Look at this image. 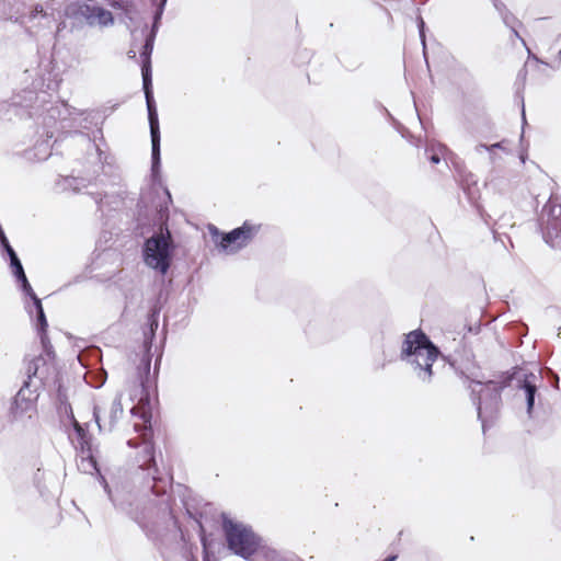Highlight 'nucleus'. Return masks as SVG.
<instances>
[{"instance_id": "1", "label": "nucleus", "mask_w": 561, "mask_h": 561, "mask_svg": "<svg viewBox=\"0 0 561 561\" xmlns=\"http://www.w3.org/2000/svg\"><path fill=\"white\" fill-rule=\"evenodd\" d=\"M170 458H142L133 473V483H140L136 490L123 484L115 492L102 471L98 458H79L80 472L95 476L115 510L135 522L145 536L159 551L161 558L170 561L180 554L186 561H196L193 550L197 547L188 541L171 507L167 488L173 476Z\"/></svg>"}, {"instance_id": "2", "label": "nucleus", "mask_w": 561, "mask_h": 561, "mask_svg": "<svg viewBox=\"0 0 561 561\" xmlns=\"http://www.w3.org/2000/svg\"><path fill=\"white\" fill-rule=\"evenodd\" d=\"M50 370L55 374L54 366L47 364L43 357H37L28 363L26 368L27 381L18 391L10 408L12 421L25 423L36 416L38 394L35 390L31 389V385L34 379H38L43 385H47L50 379Z\"/></svg>"}, {"instance_id": "3", "label": "nucleus", "mask_w": 561, "mask_h": 561, "mask_svg": "<svg viewBox=\"0 0 561 561\" xmlns=\"http://www.w3.org/2000/svg\"><path fill=\"white\" fill-rule=\"evenodd\" d=\"M438 354V348L426 334L415 330L405 335L400 357L412 367L419 380L430 383L433 378V364Z\"/></svg>"}, {"instance_id": "4", "label": "nucleus", "mask_w": 561, "mask_h": 561, "mask_svg": "<svg viewBox=\"0 0 561 561\" xmlns=\"http://www.w3.org/2000/svg\"><path fill=\"white\" fill-rule=\"evenodd\" d=\"M221 528L228 550L245 561H252L261 538L252 526L221 513Z\"/></svg>"}, {"instance_id": "5", "label": "nucleus", "mask_w": 561, "mask_h": 561, "mask_svg": "<svg viewBox=\"0 0 561 561\" xmlns=\"http://www.w3.org/2000/svg\"><path fill=\"white\" fill-rule=\"evenodd\" d=\"M174 245L168 227L148 238L142 247L144 263L160 275H165L172 263Z\"/></svg>"}, {"instance_id": "6", "label": "nucleus", "mask_w": 561, "mask_h": 561, "mask_svg": "<svg viewBox=\"0 0 561 561\" xmlns=\"http://www.w3.org/2000/svg\"><path fill=\"white\" fill-rule=\"evenodd\" d=\"M469 388L477 405L478 417L482 422L483 430H485L486 423L492 421L499 411L502 387L499 382L492 380L485 383L471 380Z\"/></svg>"}, {"instance_id": "7", "label": "nucleus", "mask_w": 561, "mask_h": 561, "mask_svg": "<svg viewBox=\"0 0 561 561\" xmlns=\"http://www.w3.org/2000/svg\"><path fill=\"white\" fill-rule=\"evenodd\" d=\"M540 227L545 241L551 248L561 250V197L552 195L545 204Z\"/></svg>"}, {"instance_id": "8", "label": "nucleus", "mask_w": 561, "mask_h": 561, "mask_svg": "<svg viewBox=\"0 0 561 561\" xmlns=\"http://www.w3.org/2000/svg\"><path fill=\"white\" fill-rule=\"evenodd\" d=\"M147 111H148V121L150 127L151 135V159H152V171L158 170L160 165V129H159V119L156 103L152 95L151 84H142Z\"/></svg>"}, {"instance_id": "9", "label": "nucleus", "mask_w": 561, "mask_h": 561, "mask_svg": "<svg viewBox=\"0 0 561 561\" xmlns=\"http://www.w3.org/2000/svg\"><path fill=\"white\" fill-rule=\"evenodd\" d=\"M260 226L245 221L241 227L225 233L219 242L220 249L229 254L236 253L256 236Z\"/></svg>"}, {"instance_id": "10", "label": "nucleus", "mask_w": 561, "mask_h": 561, "mask_svg": "<svg viewBox=\"0 0 561 561\" xmlns=\"http://www.w3.org/2000/svg\"><path fill=\"white\" fill-rule=\"evenodd\" d=\"M201 502L202 501H199L195 497H192L190 494L187 496L182 497V505H183V508L185 511L187 518L193 520L196 524V526L198 527L201 542L203 545V550H204V561H217V560H211L207 552L205 527L203 525L204 512L202 510Z\"/></svg>"}, {"instance_id": "11", "label": "nucleus", "mask_w": 561, "mask_h": 561, "mask_svg": "<svg viewBox=\"0 0 561 561\" xmlns=\"http://www.w3.org/2000/svg\"><path fill=\"white\" fill-rule=\"evenodd\" d=\"M78 14L90 26H110L114 23L113 14L99 5L81 4L78 9Z\"/></svg>"}, {"instance_id": "12", "label": "nucleus", "mask_w": 561, "mask_h": 561, "mask_svg": "<svg viewBox=\"0 0 561 561\" xmlns=\"http://www.w3.org/2000/svg\"><path fill=\"white\" fill-rule=\"evenodd\" d=\"M106 414H107L106 415L107 423L102 424L100 408L94 407L93 416L95 419V422H96L100 431H103V430L111 431L113 428V426L115 425V423L121 419V416L123 414V405H122V398L119 394H117L113 399L111 407Z\"/></svg>"}, {"instance_id": "13", "label": "nucleus", "mask_w": 561, "mask_h": 561, "mask_svg": "<svg viewBox=\"0 0 561 561\" xmlns=\"http://www.w3.org/2000/svg\"><path fill=\"white\" fill-rule=\"evenodd\" d=\"M69 438L76 450L80 451L81 454L93 456V453L98 451L93 448L91 436L77 421H75L73 432L69 434Z\"/></svg>"}, {"instance_id": "14", "label": "nucleus", "mask_w": 561, "mask_h": 561, "mask_svg": "<svg viewBox=\"0 0 561 561\" xmlns=\"http://www.w3.org/2000/svg\"><path fill=\"white\" fill-rule=\"evenodd\" d=\"M154 44V33L147 34L140 51L142 84H151V54Z\"/></svg>"}, {"instance_id": "15", "label": "nucleus", "mask_w": 561, "mask_h": 561, "mask_svg": "<svg viewBox=\"0 0 561 561\" xmlns=\"http://www.w3.org/2000/svg\"><path fill=\"white\" fill-rule=\"evenodd\" d=\"M536 379L537 377L535 374L525 375L518 387L526 398L528 414L531 413L535 403V394L537 392Z\"/></svg>"}, {"instance_id": "16", "label": "nucleus", "mask_w": 561, "mask_h": 561, "mask_svg": "<svg viewBox=\"0 0 561 561\" xmlns=\"http://www.w3.org/2000/svg\"><path fill=\"white\" fill-rule=\"evenodd\" d=\"M278 553V550L267 545V542L261 537L254 554L256 559H253L252 561H275Z\"/></svg>"}, {"instance_id": "17", "label": "nucleus", "mask_w": 561, "mask_h": 561, "mask_svg": "<svg viewBox=\"0 0 561 561\" xmlns=\"http://www.w3.org/2000/svg\"><path fill=\"white\" fill-rule=\"evenodd\" d=\"M148 329L145 330L144 336H145V346L147 351L150 350L152 339L154 336V332L158 328V314L156 312H152L148 318Z\"/></svg>"}, {"instance_id": "18", "label": "nucleus", "mask_w": 561, "mask_h": 561, "mask_svg": "<svg viewBox=\"0 0 561 561\" xmlns=\"http://www.w3.org/2000/svg\"><path fill=\"white\" fill-rule=\"evenodd\" d=\"M149 373H150V358L148 356H145L139 366V378H140V387H141V396L138 399L139 403H142L145 400H147V397H145V394H144L145 381H144L142 374L148 376Z\"/></svg>"}, {"instance_id": "19", "label": "nucleus", "mask_w": 561, "mask_h": 561, "mask_svg": "<svg viewBox=\"0 0 561 561\" xmlns=\"http://www.w3.org/2000/svg\"><path fill=\"white\" fill-rule=\"evenodd\" d=\"M502 19H503V22L505 23V25L508 26L512 30L514 36L516 38L520 39L523 45H526L524 38L520 37L518 31L516 30V25L519 24L517 19L512 13H510L508 11H505V13H503Z\"/></svg>"}, {"instance_id": "20", "label": "nucleus", "mask_w": 561, "mask_h": 561, "mask_svg": "<svg viewBox=\"0 0 561 561\" xmlns=\"http://www.w3.org/2000/svg\"><path fill=\"white\" fill-rule=\"evenodd\" d=\"M431 150L433 151L432 154H430L428 159L431 160L432 163L434 164H437L440 162V154H443L445 151H446V147L444 145H438L437 146V149H435L434 147L431 148Z\"/></svg>"}, {"instance_id": "21", "label": "nucleus", "mask_w": 561, "mask_h": 561, "mask_svg": "<svg viewBox=\"0 0 561 561\" xmlns=\"http://www.w3.org/2000/svg\"><path fill=\"white\" fill-rule=\"evenodd\" d=\"M497 148H501V144L500 142L493 144L491 146L479 145V146H477V151H480L481 149H485V150H488L491 153V159H493V150L497 149Z\"/></svg>"}, {"instance_id": "22", "label": "nucleus", "mask_w": 561, "mask_h": 561, "mask_svg": "<svg viewBox=\"0 0 561 561\" xmlns=\"http://www.w3.org/2000/svg\"><path fill=\"white\" fill-rule=\"evenodd\" d=\"M142 451L147 455V456H153V447L151 446L150 443L148 442H142Z\"/></svg>"}, {"instance_id": "23", "label": "nucleus", "mask_w": 561, "mask_h": 561, "mask_svg": "<svg viewBox=\"0 0 561 561\" xmlns=\"http://www.w3.org/2000/svg\"><path fill=\"white\" fill-rule=\"evenodd\" d=\"M494 7L500 12L501 15H503V13L507 11L505 4L499 0L494 1Z\"/></svg>"}, {"instance_id": "24", "label": "nucleus", "mask_w": 561, "mask_h": 561, "mask_svg": "<svg viewBox=\"0 0 561 561\" xmlns=\"http://www.w3.org/2000/svg\"><path fill=\"white\" fill-rule=\"evenodd\" d=\"M163 7L164 5H162V3H161L160 8L158 9V11L154 14V20L153 21H156V24H159V22H160V19L162 16V12H163Z\"/></svg>"}, {"instance_id": "25", "label": "nucleus", "mask_w": 561, "mask_h": 561, "mask_svg": "<svg viewBox=\"0 0 561 561\" xmlns=\"http://www.w3.org/2000/svg\"><path fill=\"white\" fill-rule=\"evenodd\" d=\"M419 28H420V36L422 38V43L424 44V22L422 19H420Z\"/></svg>"}, {"instance_id": "26", "label": "nucleus", "mask_w": 561, "mask_h": 561, "mask_svg": "<svg viewBox=\"0 0 561 561\" xmlns=\"http://www.w3.org/2000/svg\"><path fill=\"white\" fill-rule=\"evenodd\" d=\"M158 26H159V24H156V21H153V25H152L151 31L149 32V34H153V32H154V36H156L157 32H158Z\"/></svg>"}, {"instance_id": "27", "label": "nucleus", "mask_w": 561, "mask_h": 561, "mask_svg": "<svg viewBox=\"0 0 561 561\" xmlns=\"http://www.w3.org/2000/svg\"><path fill=\"white\" fill-rule=\"evenodd\" d=\"M158 26H159V24H156V21H153V25H152L151 31L149 32V34H153V32H154V36H156L157 32H158Z\"/></svg>"}, {"instance_id": "28", "label": "nucleus", "mask_w": 561, "mask_h": 561, "mask_svg": "<svg viewBox=\"0 0 561 561\" xmlns=\"http://www.w3.org/2000/svg\"><path fill=\"white\" fill-rule=\"evenodd\" d=\"M398 559L397 554H389L383 561H396Z\"/></svg>"}, {"instance_id": "29", "label": "nucleus", "mask_w": 561, "mask_h": 561, "mask_svg": "<svg viewBox=\"0 0 561 561\" xmlns=\"http://www.w3.org/2000/svg\"><path fill=\"white\" fill-rule=\"evenodd\" d=\"M38 13H41V14H42V16H45V13H43V9H41V10H37V9H36V10H35V12L32 14V18H36V15H37Z\"/></svg>"}, {"instance_id": "30", "label": "nucleus", "mask_w": 561, "mask_h": 561, "mask_svg": "<svg viewBox=\"0 0 561 561\" xmlns=\"http://www.w3.org/2000/svg\"><path fill=\"white\" fill-rule=\"evenodd\" d=\"M38 13H41V14H42V16H45V13H43V9H41V10H37V9H36V10H35V12L32 14V18H36V15H37Z\"/></svg>"}, {"instance_id": "31", "label": "nucleus", "mask_w": 561, "mask_h": 561, "mask_svg": "<svg viewBox=\"0 0 561 561\" xmlns=\"http://www.w3.org/2000/svg\"><path fill=\"white\" fill-rule=\"evenodd\" d=\"M128 57H129V58H135V57H136V51H135V50H133V49H131V50H129V51H128Z\"/></svg>"}, {"instance_id": "32", "label": "nucleus", "mask_w": 561, "mask_h": 561, "mask_svg": "<svg viewBox=\"0 0 561 561\" xmlns=\"http://www.w3.org/2000/svg\"><path fill=\"white\" fill-rule=\"evenodd\" d=\"M128 445H134V442L133 440H128Z\"/></svg>"}, {"instance_id": "33", "label": "nucleus", "mask_w": 561, "mask_h": 561, "mask_svg": "<svg viewBox=\"0 0 561 561\" xmlns=\"http://www.w3.org/2000/svg\"><path fill=\"white\" fill-rule=\"evenodd\" d=\"M167 0H162V5H165Z\"/></svg>"}, {"instance_id": "34", "label": "nucleus", "mask_w": 561, "mask_h": 561, "mask_svg": "<svg viewBox=\"0 0 561 561\" xmlns=\"http://www.w3.org/2000/svg\"><path fill=\"white\" fill-rule=\"evenodd\" d=\"M560 58H561V50L559 51Z\"/></svg>"}]
</instances>
